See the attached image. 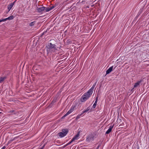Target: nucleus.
<instances>
[{"mask_svg":"<svg viewBox=\"0 0 149 149\" xmlns=\"http://www.w3.org/2000/svg\"><path fill=\"white\" fill-rule=\"evenodd\" d=\"M55 46L56 45L55 44H52L51 43H49L47 46H46L48 53L55 52V50H56Z\"/></svg>","mask_w":149,"mask_h":149,"instance_id":"obj_1","label":"nucleus"},{"mask_svg":"<svg viewBox=\"0 0 149 149\" xmlns=\"http://www.w3.org/2000/svg\"><path fill=\"white\" fill-rule=\"evenodd\" d=\"M68 132V130L67 129H63L62 132L59 133L58 135L61 137H62L65 136Z\"/></svg>","mask_w":149,"mask_h":149,"instance_id":"obj_2","label":"nucleus"},{"mask_svg":"<svg viewBox=\"0 0 149 149\" xmlns=\"http://www.w3.org/2000/svg\"><path fill=\"white\" fill-rule=\"evenodd\" d=\"M74 106H72L71 107L70 109L62 117V118H64L66 116L71 113L74 111Z\"/></svg>","mask_w":149,"mask_h":149,"instance_id":"obj_3","label":"nucleus"},{"mask_svg":"<svg viewBox=\"0 0 149 149\" xmlns=\"http://www.w3.org/2000/svg\"><path fill=\"white\" fill-rule=\"evenodd\" d=\"M94 136L92 134H89L88 136L87 137L86 141H87L89 142L91 140H93L94 139Z\"/></svg>","mask_w":149,"mask_h":149,"instance_id":"obj_4","label":"nucleus"},{"mask_svg":"<svg viewBox=\"0 0 149 149\" xmlns=\"http://www.w3.org/2000/svg\"><path fill=\"white\" fill-rule=\"evenodd\" d=\"M93 92V91L89 89L86 93L84 95L87 98H88L92 94Z\"/></svg>","mask_w":149,"mask_h":149,"instance_id":"obj_5","label":"nucleus"},{"mask_svg":"<svg viewBox=\"0 0 149 149\" xmlns=\"http://www.w3.org/2000/svg\"><path fill=\"white\" fill-rule=\"evenodd\" d=\"M88 99L86 95H83L81 99V101L82 102L86 101Z\"/></svg>","mask_w":149,"mask_h":149,"instance_id":"obj_6","label":"nucleus"},{"mask_svg":"<svg viewBox=\"0 0 149 149\" xmlns=\"http://www.w3.org/2000/svg\"><path fill=\"white\" fill-rule=\"evenodd\" d=\"M142 81L143 79H141L135 83L134 86V88H136L139 86L140 84Z\"/></svg>","mask_w":149,"mask_h":149,"instance_id":"obj_7","label":"nucleus"},{"mask_svg":"<svg viewBox=\"0 0 149 149\" xmlns=\"http://www.w3.org/2000/svg\"><path fill=\"white\" fill-rule=\"evenodd\" d=\"M15 1H14L13 3H11L8 6V12L10 11L11 8L13 7Z\"/></svg>","mask_w":149,"mask_h":149,"instance_id":"obj_8","label":"nucleus"},{"mask_svg":"<svg viewBox=\"0 0 149 149\" xmlns=\"http://www.w3.org/2000/svg\"><path fill=\"white\" fill-rule=\"evenodd\" d=\"M37 10L38 11V12L40 13L43 11H45V7H40V8H38Z\"/></svg>","mask_w":149,"mask_h":149,"instance_id":"obj_9","label":"nucleus"},{"mask_svg":"<svg viewBox=\"0 0 149 149\" xmlns=\"http://www.w3.org/2000/svg\"><path fill=\"white\" fill-rule=\"evenodd\" d=\"M113 66H112L110 67L106 71V74H108L111 72L112 70Z\"/></svg>","mask_w":149,"mask_h":149,"instance_id":"obj_10","label":"nucleus"},{"mask_svg":"<svg viewBox=\"0 0 149 149\" xmlns=\"http://www.w3.org/2000/svg\"><path fill=\"white\" fill-rule=\"evenodd\" d=\"M113 126H110L108 130H107V131L106 132V134H109L111 131L112 129L113 128Z\"/></svg>","mask_w":149,"mask_h":149,"instance_id":"obj_11","label":"nucleus"},{"mask_svg":"<svg viewBox=\"0 0 149 149\" xmlns=\"http://www.w3.org/2000/svg\"><path fill=\"white\" fill-rule=\"evenodd\" d=\"M79 132L72 139V141H74L75 140L77 139L79 136Z\"/></svg>","mask_w":149,"mask_h":149,"instance_id":"obj_12","label":"nucleus"},{"mask_svg":"<svg viewBox=\"0 0 149 149\" xmlns=\"http://www.w3.org/2000/svg\"><path fill=\"white\" fill-rule=\"evenodd\" d=\"M50 10H51V9H50V7H45V12H48Z\"/></svg>","mask_w":149,"mask_h":149,"instance_id":"obj_13","label":"nucleus"},{"mask_svg":"<svg viewBox=\"0 0 149 149\" xmlns=\"http://www.w3.org/2000/svg\"><path fill=\"white\" fill-rule=\"evenodd\" d=\"M6 79V77H3L0 78V83L2 82Z\"/></svg>","mask_w":149,"mask_h":149,"instance_id":"obj_14","label":"nucleus"},{"mask_svg":"<svg viewBox=\"0 0 149 149\" xmlns=\"http://www.w3.org/2000/svg\"><path fill=\"white\" fill-rule=\"evenodd\" d=\"M35 21L32 22L29 24V25L31 26H33L35 24Z\"/></svg>","mask_w":149,"mask_h":149,"instance_id":"obj_15","label":"nucleus"},{"mask_svg":"<svg viewBox=\"0 0 149 149\" xmlns=\"http://www.w3.org/2000/svg\"><path fill=\"white\" fill-rule=\"evenodd\" d=\"M14 17L13 16H11L7 18H6L7 20H12L13 19Z\"/></svg>","mask_w":149,"mask_h":149,"instance_id":"obj_16","label":"nucleus"},{"mask_svg":"<svg viewBox=\"0 0 149 149\" xmlns=\"http://www.w3.org/2000/svg\"><path fill=\"white\" fill-rule=\"evenodd\" d=\"M95 84H96V83L94 84L93 85L92 87L90 89V90L93 91V89L94 88V87H95Z\"/></svg>","mask_w":149,"mask_h":149,"instance_id":"obj_17","label":"nucleus"},{"mask_svg":"<svg viewBox=\"0 0 149 149\" xmlns=\"http://www.w3.org/2000/svg\"><path fill=\"white\" fill-rule=\"evenodd\" d=\"M82 115V114H80L78 115L76 117V120H77Z\"/></svg>","mask_w":149,"mask_h":149,"instance_id":"obj_18","label":"nucleus"},{"mask_svg":"<svg viewBox=\"0 0 149 149\" xmlns=\"http://www.w3.org/2000/svg\"><path fill=\"white\" fill-rule=\"evenodd\" d=\"M97 101H95V103L94 104H93V108H95L96 107V105H97Z\"/></svg>","mask_w":149,"mask_h":149,"instance_id":"obj_19","label":"nucleus"},{"mask_svg":"<svg viewBox=\"0 0 149 149\" xmlns=\"http://www.w3.org/2000/svg\"><path fill=\"white\" fill-rule=\"evenodd\" d=\"M89 109H87L86 110L84 111H83L82 112V113H81L82 114V115L84 113H86V112H87L89 110Z\"/></svg>","mask_w":149,"mask_h":149,"instance_id":"obj_20","label":"nucleus"},{"mask_svg":"<svg viewBox=\"0 0 149 149\" xmlns=\"http://www.w3.org/2000/svg\"><path fill=\"white\" fill-rule=\"evenodd\" d=\"M89 109H87L86 110L84 111H83L82 112V113H81L82 114V115L84 113H86V112H87L89 110Z\"/></svg>","mask_w":149,"mask_h":149,"instance_id":"obj_21","label":"nucleus"},{"mask_svg":"<svg viewBox=\"0 0 149 149\" xmlns=\"http://www.w3.org/2000/svg\"><path fill=\"white\" fill-rule=\"evenodd\" d=\"M89 109H87L86 110L84 111H83L82 112V113H81L82 114V115L84 113H86V112H87L89 110Z\"/></svg>","mask_w":149,"mask_h":149,"instance_id":"obj_22","label":"nucleus"},{"mask_svg":"<svg viewBox=\"0 0 149 149\" xmlns=\"http://www.w3.org/2000/svg\"><path fill=\"white\" fill-rule=\"evenodd\" d=\"M6 20H7V19H6V18L4 19H0V23L2 22H3V21H6Z\"/></svg>","mask_w":149,"mask_h":149,"instance_id":"obj_23","label":"nucleus"},{"mask_svg":"<svg viewBox=\"0 0 149 149\" xmlns=\"http://www.w3.org/2000/svg\"><path fill=\"white\" fill-rule=\"evenodd\" d=\"M73 141H72V139L71 141L69 143H68L67 144H66L65 145V146H67L70 144H71L72 143V142Z\"/></svg>","mask_w":149,"mask_h":149,"instance_id":"obj_24","label":"nucleus"},{"mask_svg":"<svg viewBox=\"0 0 149 149\" xmlns=\"http://www.w3.org/2000/svg\"><path fill=\"white\" fill-rule=\"evenodd\" d=\"M55 7H56L55 6H52L51 7H50L51 10L52 9L54 8Z\"/></svg>","mask_w":149,"mask_h":149,"instance_id":"obj_25","label":"nucleus"},{"mask_svg":"<svg viewBox=\"0 0 149 149\" xmlns=\"http://www.w3.org/2000/svg\"><path fill=\"white\" fill-rule=\"evenodd\" d=\"M98 96H97L96 98V101H97V100H98Z\"/></svg>","mask_w":149,"mask_h":149,"instance_id":"obj_26","label":"nucleus"},{"mask_svg":"<svg viewBox=\"0 0 149 149\" xmlns=\"http://www.w3.org/2000/svg\"><path fill=\"white\" fill-rule=\"evenodd\" d=\"M6 148V147L5 146H3L2 148L1 149H5Z\"/></svg>","mask_w":149,"mask_h":149,"instance_id":"obj_27","label":"nucleus"},{"mask_svg":"<svg viewBox=\"0 0 149 149\" xmlns=\"http://www.w3.org/2000/svg\"><path fill=\"white\" fill-rule=\"evenodd\" d=\"M14 111V110H12V111H10L9 112L10 113H11V112H13Z\"/></svg>","mask_w":149,"mask_h":149,"instance_id":"obj_28","label":"nucleus"},{"mask_svg":"<svg viewBox=\"0 0 149 149\" xmlns=\"http://www.w3.org/2000/svg\"><path fill=\"white\" fill-rule=\"evenodd\" d=\"M43 147H42V148H41L40 149H42Z\"/></svg>","mask_w":149,"mask_h":149,"instance_id":"obj_29","label":"nucleus"},{"mask_svg":"<svg viewBox=\"0 0 149 149\" xmlns=\"http://www.w3.org/2000/svg\"><path fill=\"white\" fill-rule=\"evenodd\" d=\"M43 34H44V33H43Z\"/></svg>","mask_w":149,"mask_h":149,"instance_id":"obj_30","label":"nucleus"},{"mask_svg":"<svg viewBox=\"0 0 149 149\" xmlns=\"http://www.w3.org/2000/svg\"><path fill=\"white\" fill-rule=\"evenodd\" d=\"M13 140H14V139H13V140H12V141H13Z\"/></svg>","mask_w":149,"mask_h":149,"instance_id":"obj_31","label":"nucleus"},{"mask_svg":"<svg viewBox=\"0 0 149 149\" xmlns=\"http://www.w3.org/2000/svg\"><path fill=\"white\" fill-rule=\"evenodd\" d=\"M1 113V112H0V114Z\"/></svg>","mask_w":149,"mask_h":149,"instance_id":"obj_32","label":"nucleus"},{"mask_svg":"<svg viewBox=\"0 0 149 149\" xmlns=\"http://www.w3.org/2000/svg\"><path fill=\"white\" fill-rule=\"evenodd\" d=\"M66 146H65H65L64 147Z\"/></svg>","mask_w":149,"mask_h":149,"instance_id":"obj_33","label":"nucleus"}]
</instances>
